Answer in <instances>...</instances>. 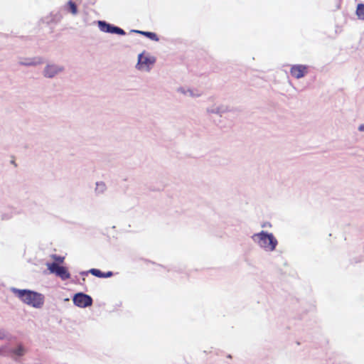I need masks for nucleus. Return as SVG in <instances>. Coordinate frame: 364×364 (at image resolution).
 <instances>
[{"label":"nucleus","mask_w":364,"mask_h":364,"mask_svg":"<svg viewBox=\"0 0 364 364\" xmlns=\"http://www.w3.org/2000/svg\"><path fill=\"white\" fill-rule=\"evenodd\" d=\"M15 294L24 303L35 308H40L44 302V296L39 293L25 289H14Z\"/></svg>","instance_id":"obj_1"},{"label":"nucleus","mask_w":364,"mask_h":364,"mask_svg":"<svg viewBox=\"0 0 364 364\" xmlns=\"http://www.w3.org/2000/svg\"><path fill=\"white\" fill-rule=\"evenodd\" d=\"M252 238L254 240H255L256 238L258 239L259 245L262 247L269 251H273L277 245V240L273 236V235L267 234L264 231H262L259 233L255 234L252 236Z\"/></svg>","instance_id":"obj_2"},{"label":"nucleus","mask_w":364,"mask_h":364,"mask_svg":"<svg viewBox=\"0 0 364 364\" xmlns=\"http://www.w3.org/2000/svg\"><path fill=\"white\" fill-rule=\"evenodd\" d=\"M155 62L156 58L154 57L141 53L138 56L137 68L139 70L148 71Z\"/></svg>","instance_id":"obj_3"},{"label":"nucleus","mask_w":364,"mask_h":364,"mask_svg":"<svg viewBox=\"0 0 364 364\" xmlns=\"http://www.w3.org/2000/svg\"><path fill=\"white\" fill-rule=\"evenodd\" d=\"M73 303L80 308L90 306L92 304V299L90 296L83 293H77L73 297Z\"/></svg>","instance_id":"obj_4"},{"label":"nucleus","mask_w":364,"mask_h":364,"mask_svg":"<svg viewBox=\"0 0 364 364\" xmlns=\"http://www.w3.org/2000/svg\"><path fill=\"white\" fill-rule=\"evenodd\" d=\"M47 267L51 273H55L63 280L70 277L68 269L64 267L59 266L57 263H48Z\"/></svg>","instance_id":"obj_5"},{"label":"nucleus","mask_w":364,"mask_h":364,"mask_svg":"<svg viewBox=\"0 0 364 364\" xmlns=\"http://www.w3.org/2000/svg\"><path fill=\"white\" fill-rule=\"evenodd\" d=\"M307 72L308 67L304 65H295L290 69L291 75L297 79L304 77Z\"/></svg>","instance_id":"obj_6"},{"label":"nucleus","mask_w":364,"mask_h":364,"mask_svg":"<svg viewBox=\"0 0 364 364\" xmlns=\"http://www.w3.org/2000/svg\"><path fill=\"white\" fill-rule=\"evenodd\" d=\"M99 25H100V29L104 32L111 33H117V34H119V35L125 34V32L123 29H122L119 27L113 26H112L109 23H107L105 22L100 21Z\"/></svg>","instance_id":"obj_7"},{"label":"nucleus","mask_w":364,"mask_h":364,"mask_svg":"<svg viewBox=\"0 0 364 364\" xmlns=\"http://www.w3.org/2000/svg\"><path fill=\"white\" fill-rule=\"evenodd\" d=\"M62 69L55 65H48L44 70V75L48 77H53L58 73L61 71Z\"/></svg>","instance_id":"obj_8"},{"label":"nucleus","mask_w":364,"mask_h":364,"mask_svg":"<svg viewBox=\"0 0 364 364\" xmlns=\"http://www.w3.org/2000/svg\"><path fill=\"white\" fill-rule=\"evenodd\" d=\"M92 275L97 277H100V278H107V277H110L113 275V272H111V271H109L107 272H102V271H100V269H91L90 271H89Z\"/></svg>","instance_id":"obj_9"},{"label":"nucleus","mask_w":364,"mask_h":364,"mask_svg":"<svg viewBox=\"0 0 364 364\" xmlns=\"http://www.w3.org/2000/svg\"><path fill=\"white\" fill-rule=\"evenodd\" d=\"M136 32L138 33H140L143 36H146L147 38H150L152 41H159V38L155 33L149 32V31H136Z\"/></svg>","instance_id":"obj_10"},{"label":"nucleus","mask_w":364,"mask_h":364,"mask_svg":"<svg viewBox=\"0 0 364 364\" xmlns=\"http://www.w3.org/2000/svg\"><path fill=\"white\" fill-rule=\"evenodd\" d=\"M355 13L359 19L364 21V4H358Z\"/></svg>","instance_id":"obj_11"},{"label":"nucleus","mask_w":364,"mask_h":364,"mask_svg":"<svg viewBox=\"0 0 364 364\" xmlns=\"http://www.w3.org/2000/svg\"><path fill=\"white\" fill-rule=\"evenodd\" d=\"M68 11L73 15H76L77 13V9L76 4L72 1H69L67 4Z\"/></svg>","instance_id":"obj_12"},{"label":"nucleus","mask_w":364,"mask_h":364,"mask_svg":"<svg viewBox=\"0 0 364 364\" xmlns=\"http://www.w3.org/2000/svg\"><path fill=\"white\" fill-rule=\"evenodd\" d=\"M51 257L55 260V262L53 263H57L58 265H59V264L63 263L64 261L63 257H60V256H58L56 255H53L51 256Z\"/></svg>","instance_id":"obj_13"},{"label":"nucleus","mask_w":364,"mask_h":364,"mask_svg":"<svg viewBox=\"0 0 364 364\" xmlns=\"http://www.w3.org/2000/svg\"><path fill=\"white\" fill-rule=\"evenodd\" d=\"M105 189V184L102 182L97 183L96 191L98 192H102Z\"/></svg>","instance_id":"obj_14"},{"label":"nucleus","mask_w":364,"mask_h":364,"mask_svg":"<svg viewBox=\"0 0 364 364\" xmlns=\"http://www.w3.org/2000/svg\"><path fill=\"white\" fill-rule=\"evenodd\" d=\"M14 353L18 355H22L23 354V349L21 346H19L14 350Z\"/></svg>","instance_id":"obj_15"},{"label":"nucleus","mask_w":364,"mask_h":364,"mask_svg":"<svg viewBox=\"0 0 364 364\" xmlns=\"http://www.w3.org/2000/svg\"><path fill=\"white\" fill-rule=\"evenodd\" d=\"M6 337V333L4 331L0 330V339H3Z\"/></svg>","instance_id":"obj_16"},{"label":"nucleus","mask_w":364,"mask_h":364,"mask_svg":"<svg viewBox=\"0 0 364 364\" xmlns=\"http://www.w3.org/2000/svg\"><path fill=\"white\" fill-rule=\"evenodd\" d=\"M358 130L360 132H364V124H362L358 127Z\"/></svg>","instance_id":"obj_17"},{"label":"nucleus","mask_w":364,"mask_h":364,"mask_svg":"<svg viewBox=\"0 0 364 364\" xmlns=\"http://www.w3.org/2000/svg\"><path fill=\"white\" fill-rule=\"evenodd\" d=\"M271 224L269 223H264V224L262 225V228H266V227H271Z\"/></svg>","instance_id":"obj_18"}]
</instances>
